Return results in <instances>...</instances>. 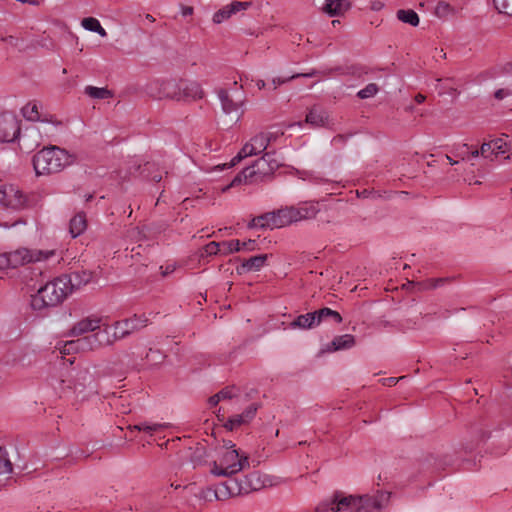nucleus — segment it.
Here are the masks:
<instances>
[{
  "label": "nucleus",
  "instance_id": "nucleus-48",
  "mask_svg": "<svg viewBox=\"0 0 512 512\" xmlns=\"http://www.w3.org/2000/svg\"><path fill=\"white\" fill-rule=\"evenodd\" d=\"M480 152H481V155L485 158H488L489 157V153L492 154V145H491V141L490 142H485L481 145V148H480Z\"/></svg>",
  "mask_w": 512,
  "mask_h": 512
},
{
  "label": "nucleus",
  "instance_id": "nucleus-9",
  "mask_svg": "<svg viewBox=\"0 0 512 512\" xmlns=\"http://www.w3.org/2000/svg\"><path fill=\"white\" fill-rule=\"evenodd\" d=\"M149 323L150 319L145 313L134 314L130 318L115 322L113 329L116 331V338L121 340L131 335L133 332L148 326Z\"/></svg>",
  "mask_w": 512,
  "mask_h": 512
},
{
  "label": "nucleus",
  "instance_id": "nucleus-57",
  "mask_svg": "<svg viewBox=\"0 0 512 512\" xmlns=\"http://www.w3.org/2000/svg\"><path fill=\"white\" fill-rule=\"evenodd\" d=\"M193 13V8L190 6H186L182 9L183 16H189Z\"/></svg>",
  "mask_w": 512,
  "mask_h": 512
},
{
  "label": "nucleus",
  "instance_id": "nucleus-38",
  "mask_svg": "<svg viewBox=\"0 0 512 512\" xmlns=\"http://www.w3.org/2000/svg\"><path fill=\"white\" fill-rule=\"evenodd\" d=\"M317 74H319V72L317 70H312L309 73H298V74H294L288 78H273V80H272L273 89H276L279 85L284 84L292 79H295L298 77H313Z\"/></svg>",
  "mask_w": 512,
  "mask_h": 512
},
{
  "label": "nucleus",
  "instance_id": "nucleus-36",
  "mask_svg": "<svg viewBox=\"0 0 512 512\" xmlns=\"http://www.w3.org/2000/svg\"><path fill=\"white\" fill-rule=\"evenodd\" d=\"M448 281L447 278H436V279H428L423 282L417 283L418 290L424 291V290H430L438 288L442 285H444Z\"/></svg>",
  "mask_w": 512,
  "mask_h": 512
},
{
  "label": "nucleus",
  "instance_id": "nucleus-16",
  "mask_svg": "<svg viewBox=\"0 0 512 512\" xmlns=\"http://www.w3.org/2000/svg\"><path fill=\"white\" fill-rule=\"evenodd\" d=\"M180 101L198 100L204 96L201 85L194 80L180 79Z\"/></svg>",
  "mask_w": 512,
  "mask_h": 512
},
{
  "label": "nucleus",
  "instance_id": "nucleus-17",
  "mask_svg": "<svg viewBox=\"0 0 512 512\" xmlns=\"http://www.w3.org/2000/svg\"><path fill=\"white\" fill-rule=\"evenodd\" d=\"M320 209L314 202H302L298 206H291L294 223L314 219Z\"/></svg>",
  "mask_w": 512,
  "mask_h": 512
},
{
  "label": "nucleus",
  "instance_id": "nucleus-18",
  "mask_svg": "<svg viewBox=\"0 0 512 512\" xmlns=\"http://www.w3.org/2000/svg\"><path fill=\"white\" fill-rule=\"evenodd\" d=\"M257 410L258 405L256 403H252L244 410L243 413L231 416L224 424V427L233 431L242 425L248 424L255 417Z\"/></svg>",
  "mask_w": 512,
  "mask_h": 512
},
{
  "label": "nucleus",
  "instance_id": "nucleus-28",
  "mask_svg": "<svg viewBox=\"0 0 512 512\" xmlns=\"http://www.w3.org/2000/svg\"><path fill=\"white\" fill-rule=\"evenodd\" d=\"M87 227L86 216L84 213L76 214L69 224V232L73 238L81 235Z\"/></svg>",
  "mask_w": 512,
  "mask_h": 512
},
{
  "label": "nucleus",
  "instance_id": "nucleus-64",
  "mask_svg": "<svg viewBox=\"0 0 512 512\" xmlns=\"http://www.w3.org/2000/svg\"><path fill=\"white\" fill-rule=\"evenodd\" d=\"M82 374H83V375H82V379H83V380H85V379H86V377H87V375H88V372H87V371H85V372H83Z\"/></svg>",
  "mask_w": 512,
  "mask_h": 512
},
{
  "label": "nucleus",
  "instance_id": "nucleus-45",
  "mask_svg": "<svg viewBox=\"0 0 512 512\" xmlns=\"http://www.w3.org/2000/svg\"><path fill=\"white\" fill-rule=\"evenodd\" d=\"M268 218L265 217V213L260 215V216H257V217H254L248 224V227L249 228H256V227H259V228H269L268 227Z\"/></svg>",
  "mask_w": 512,
  "mask_h": 512
},
{
  "label": "nucleus",
  "instance_id": "nucleus-22",
  "mask_svg": "<svg viewBox=\"0 0 512 512\" xmlns=\"http://www.w3.org/2000/svg\"><path fill=\"white\" fill-rule=\"evenodd\" d=\"M350 8L348 0H326L323 10L329 16H341Z\"/></svg>",
  "mask_w": 512,
  "mask_h": 512
},
{
  "label": "nucleus",
  "instance_id": "nucleus-14",
  "mask_svg": "<svg viewBox=\"0 0 512 512\" xmlns=\"http://www.w3.org/2000/svg\"><path fill=\"white\" fill-rule=\"evenodd\" d=\"M20 134L18 121L12 115L0 116V142H12Z\"/></svg>",
  "mask_w": 512,
  "mask_h": 512
},
{
  "label": "nucleus",
  "instance_id": "nucleus-31",
  "mask_svg": "<svg viewBox=\"0 0 512 512\" xmlns=\"http://www.w3.org/2000/svg\"><path fill=\"white\" fill-rule=\"evenodd\" d=\"M252 155H256V154H255L254 150L252 149L250 142L246 143L243 146V148L238 152V154L231 160L230 163L223 165L222 169L233 167L237 163L242 161L244 158H246L248 156H252Z\"/></svg>",
  "mask_w": 512,
  "mask_h": 512
},
{
  "label": "nucleus",
  "instance_id": "nucleus-21",
  "mask_svg": "<svg viewBox=\"0 0 512 512\" xmlns=\"http://www.w3.org/2000/svg\"><path fill=\"white\" fill-rule=\"evenodd\" d=\"M268 254H261L250 257L249 259L244 260L241 265H239L236 270L238 274H244L252 271H259L268 259Z\"/></svg>",
  "mask_w": 512,
  "mask_h": 512
},
{
  "label": "nucleus",
  "instance_id": "nucleus-62",
  "mask_svg": "<svg viewBox=\"0 0 512 512\" xmlns=\"http://www.w3.org/2000/svg\"><path fill=\"white\" fill-rule=\"evenodd\" d=\"M446 159L449 161V163H450L451 165H454V164H456V163H457L456 161H454V160H453L450 156H448V155H446Z\"/></svg>",
  "mask_w": 512,
  "mask_h": 512
},
{
  "label": "nucleus",
  "instance_id": "nucleus-32",
  "mask_svg": "<svg viewBox=\"0 0 512 512\" xmlns=\"http://www.w3.org/2000/svg\"><path fill=\"white\" fill-rule=\"evenodd\" d=\"M250 144L255 154L257 155L267 149L269 146V139L266 138V135H263L261 132L250 140Z\"/></svg>",
  "mask_w": 512,
  "mask_h": 512
},
{
  "label": "nucleus",
  "instance_id": "nucleus-55",
  "mask_svg": "<svg viewBox=\"0 0 512 512\" xmlns=\"http://www.w3.org/2000/svg\"><path fill=\"white\" fill-rule=\"evenodd\" d=\"M220 402L219 400V397L217 394L211 396L209 399H208V403L211 407L213 406H216L218 403Z\"/></svg>",
  "mask_w": 512,
  "mask_h": 512
},
{
  "label": "nucleus",
  "instance_id": "nucleus-56",
  "mask_svg": "<svg viewBox=\"0 0 512 512\" xmlns=\"http://www.w3.org/2000/svg\"><path fill=\"white\" fill-rule=\"evenodd\" d=\"M162 269V274L164 276L168 275V274H171L174 270H175V266L174 265H167L165 267V269H163V267H160Z\"/></svg>",
  "mask_w": 512,
  "mask_h": 512
},
{
  "label": "nucleus",
  "instance_id": "nucleus-23",
  "mask_svg": "<svg viewBox=\"0 0 512 512\" xmlns=\"http://www.w3.org/2000/svg\"><path fill=\"white\" fill-rule=\"evenodd\" d=\"M305 121L313 127L325 126L328 121V113L325 110L314 106L307 113Z\"/></svg>",
  "mask_w": 512,
  "mask_h": 512
},
{
  "label": "nucleus",
  "instance_id": "nucleus-24",
  "mask_svg": "<svg viewBox=\"0 0 512 512\" xmlns=\"http://www.w3.org/2000/svg\"><path fill=\"white\" fill-rule=\"evenodd\" d=\"M355 345V338L351 334H345L335 337L328 345V352L350 349Z\"/></svg>",
  "mask_w": 512,
  "mask_h": 512
},
{
  "label": "nucleus",
  "instance_id": "nucleus-20",
  "mask_svg": "<svg viewBox=\"0 0 512 512\" xmlns=\"http://www.w3.org/2000/svg\"><path fill=\"white\" fill-rule=\"evenodd\" d=\"M102 319L96 316L86 317L73 325L69 335L80 336L88 332H94L101 327Z\"/></svg>",
  "mask_w": 512,
  "mask_h": 512
},
{
  "label": "nucleus",
  "instance_id": "nucleus-19",
  "mask_svg": "<svg viewBox=\"0 0 512 512\" xmlns=\"http://www.w3.org/2000/svg\"><path fill=\"white\" fill-rule=\"evenodd\" d=\"M251 6L249 1H233L231 4L224 6L213 15V22L220 24L229 19L233 14L246 10Z\"/></svg>",
  "mask_w": 512,
  "mask_h": 512
},
{
  "label": "nucleus",
  "instance_id": "nucleus-26",
  "mask_svg": "<svg viewBox=\"0 0 512 512\" xmlns=\"http://www.w3.org/2000/svg\"><path fill=\"white\" fill-rule=\"evenodd\" d=\"M13 471V466L7 452L0 447V486L5 485Z\"/></svg>",
  "mask_w": 512,
  "mask_h": 512
},
{
  "label": "nucleus",
  "instance_id": "nucleus-61",
  "mask_svg": "<svg viewBox=\"0 0 512 512\" xmlns=\"http://www.w3.org/2000/svg\"><path fill=\"white\" fill-rule=\"evenodd\" d=\"M162 177L160 175H155L152 177V180L155 181V182H159L161 181Z\"/></svg>",
  "mask_w": 512,
  "mask_h": 512
},
{
  "label": "nucleus",
  "instance_id": "nucleus-63",
  "mask_svg": "<svg viewBox=\"0 0 512 512\" xmlns=\"http://www.w3.org/2000/svg\"><path fill=\"white\" fill-rule=\"evenodd\" d=\"M146 19H148V21H151V22H153V21H154L153 16H152V15H150V14H147V15H146Z\"/></svg>",
  "mask_w": 512,
  "mask_h": 512
},
{
  "label": "nucleus",
  "instance_id": "nucleus-10",
  "mask_svg": "<svg viewBox=\"0 0 512 512\" xmlns=\"http://www.w3.org/2000/svg\"><path fill=\"white\" fill-rule=\"evenodd\" d=\"M53 255V251L28 250L26 248L17 249L13 252L6 253L11 268L33 262L48 259Z\"/></svg>",
  "mask_w": 512,
  "mask_h": 512
},
{
  "label": "nucleus",
  "instance_id": "nucleus-30",
  "mask_svg": "<svg viewBox=\"0 0 512 512\" xmlns=\"http://www.w3.org/2000/svg\"><path fill=\"white\" fill-rule=\"evenodd\" d=\"M81 24L88 31L95 32L101 37L107 36L106 30L101 26L99 20L94 17L84 18Z\"/></svg>",
  "mask_w": 512,
  "mask_h": 512
},
{
  "label": "nucleus",
  "instance_id": "nucleus-54",
  "mask_svg": "<svg viewBox=\"0 0 512 512\" xmlns=\"http://www.w3.org/2000/svg\"><path fill=\"white\" fill-rule=\"evenodd\" d=\"M403 378L404 377H400V378H393V377L386 378V379H384V385L392 386V385L396 384L399 380H401Z\"/></svg>",
  "mask_w": 512,
  "mask_h": 512
},
{
  "label": "nucleus",
  "instance_id": "nucleus-46",
  "mask_svg": "<svg viewBox=\"0 0 512 512\" xmlns=\"http://www.w3.org/2000/svg\"><path fill=\"white\" fill-rule=\"evenodd\" d=\"M452 10L451 6L446 2H439L435 8L438 17L446 16Z\"/></svg>",
  "mask_w": 512,
  "mask_h": 512
},
{
  "label": "nucleus",
  "instance_id": "nucleus-49",
  "mask_svg": "<svg viewBox=\"0 0 512 512\" xmlns=\"http://www.w3.org/2000/svg\"><path fill=\"white\" fill-rule=\"evenodd\" d=\"M229 450H238L236 448V445L230 440L223 441V445L218 449V451H229Z\"/></svg>",
  "mask_w": 512,
  "mask_h": 512
},
{
  "label": "nucleus",
  "instance_id": "nucleus-2",
  "mask_svg": "<svg viewBox=\"0 0 512 512\" xmlns=\"http://www.w3.org/2000/svg\"><path fill=\"white\" fill-rule=\"evenodd\" d=\"M71 291L72 286L67 277L55 278L41 286L37 293L31 296L30 306L38 312L56 307L67 298Z\"/></svg>",
  "mask_w": 512,
  "mask_h": 512
},
{
  "label": "nucleus",
  "instance_id": "nucleus-44",
  "mask_svg": "<svg viewBox=\"0 0 512 512\" xmlns=\"http://www.w3.org/2000/svg\"><path fill=\"white\" fill-rule=\"evenodd\" d=\"M204 252L206 255H216L218 253L223 254L222 242L218 243V242L212 241V242L208 243L204 247Z\"/></svg>",
  "mask_w": 512,
  "mask_h": 512
},
{
  "label": "nucleus",
  "instance_id": "nucleus-59",
  "mask_svg": "<svg viewBox=\"0 0 512 512\" xmlns=\"http://www.w3.org/2000/svg\"><path fill=\"white\" fill-rule=\"evenodd\" d=\"M256 86H257L259 89H263V88H265L266 83H265V81H264V80H258V81L256 82Z\"/></svg>",
  "mask_w": 512,
  "mask_h": 512
},
{
  "label": "nucleus",
  "instance_id": "nucleus-53",
  "mask_svg": "<svg viewBox=\"0 0 512 512\" xmlns=\"http://www.w3.org/2000/svg\"><path fill=\"white\" fill-rule=\"evenodd\" d=\"M346 141V136L342 135V134H338L336 135L333 139H332V143L335 144V145H338V144H344Z\"/></svg>",
  "mask_w": 512,
  "mask_h": 512
},
{
  "label": "nucleus",
  "instance_id": "nucleus-47",
  "mask_svg": "<svg viewBox=\"0 0 512 512\" xmlns=\"http://www.w3.org/2000/svg\"><path fill=\"white\" fill-rule=\"evenodd\" d=\"M512 95V91L508 88H501V89H498L497 91H495L494 93V97L497 99V100H503L504 98L508 97V96H511Z\"/></svg>",
  "mask_w": 512,
  "mask_h": 512
},
{
  "label": "nucleus",
  "instance_id": "nucleus-33",
  "mask_svg": "<svg viewBox=\"0 0 512 512\" xmlns=\"http://www.w3.org/2000/svg\"><path fill=\"white\" fill-rule=\"evenodd\" d=\"M85 94L94 99H107L112 97V92L107 88H99L94 86H86Z\"/></svg>",
  "mask_w": 512,
  "mask_h": 512
},
{
  "label": "nucleus",
  "instance_id": "nucleus-39",
  "mask_svg": "<svg viewBox=\"0 0 512 512\" xmlns=\"http://www.w3.org/2000/svg\"><path fill=\"white\" fill-rule=\"evenodd\" d=\"M163 427H164L163 424H159V423L150 424V423L144 422V423H139V424L134 425L133 429H136L138 431H143V432H146L149 434H153L154 432L161 430Z\"/></svg>",
  "mask_w": 512,
  "mask_h": 512
},
{
  "label": "nucleus",
  "instance_id": "nucleus-58",
  "mask_svg": "<svg viewBox=\"0 0 512 512\" xmlns=\"http://www.w3.org/2000/svg\"><path fill=\"white\" fill-rule=\"evenodd\" d=\"M426 97L422 94H417L415 96V101L419 104L423 103L425 101Z\"/></svg>",
  "mask_w": 512,
  "mask_h": 512
},
{
  "label": "nucleus",
  "instance_id": "nucleus-15",
  "mask_svg": "<svg viewBox=\"0 0 512 512\" xmlns=\"http://www.w3.org/2000/svg\"><path fill=\"white\" fill-rule=\"evenodd\" d=\"M265 217L268 218L269 229L282 228L289 226L294 223L291 206H286L278 210L265 213Z\"/></svg>",
  "mask_w": 512,
  "mask_h": 512
},
{
  "label": "nucleus",
  "instance_id": "nucleus-11",
  "mask_svg": "<svg viewBox=\"0 0 512 512\" xmlns=\"http://www.w3.org/2000/svg\"><path fill=\"white\" fill-rule=\"evenodd\" d=\"M218 97L221 102L223 112L227 115L234 114L235 122H238L242 115L241 106L243 104V98L240 96H234L225 89H220L218 91Z\"/></svg>",
  "mask_w": 512,
  "mask_h": 512
},
{
  "label": "nucleus",
  "instance_id": "nucleus-1",
  "mask_svg": "<svg viewBox=\"0 0 512 512\" xmlns=\"http://www.w3.org/2000/svg\"><path fill=\"white\" fill-rule=\"evenodd\" d=\"M387 499L384 492L374 496H346L335 492L331 497L322 501L315 509L316 512H373L382 508V501Z\"/></svg>",
  "mask_w": 512,
  "mask_h": 512
},
{
  "label": "nucleus",
  "instance_id": "nucleus-35",
  "mask_svg": "<svg viewBox=\"0 0 512 512\" xmlns=\"http://www.w3.org/2000/svg\"><path fill=\"white\" fill-rule=\"evenodd\" d=\"M492 154L496 156L505 154L512 149V143H507L502 138H497L491 141Z\"/></svg>",
  "mask_w": 512,
  "mask_h": 512
},
{
  "label": "nucleus",
  "instance_id": "nucleus-8",
  "mask_svg": "<svg viewBox=\"0 0 512 512\" xmlns=\"http://www.w3.org/2000/svg\"><path fill=\"white\" fill-rule=\"evenodd\" d=\"M229 485L235 497L262 489L266 485V480L262 478L259 472H252L245 476L243 480L229 479Z\"/></svg>",
  "mask_w": 512,
  "mask_h": 512
},
{
  "label": "nucleus",
  "instance_id": "nucleus-37",
  "mask_svg": "<svg viewBox=\"0 0 512 512\" xmlns=\"http://www.w3.org/2000/svg\"><path fill=\"white\" fill-rule=\"evenodd\" d=\"M317 313V318H318V321H322L323 319L325 318H332L336 323H341L342 322V316L337 312V311H334L330 308H322L318 311H316Z\"/></svg>",
  "mask_w": 512,
  "mask_h": 512
},
{
  "label": "nucleus",
  "instance_id": "nucleus-5",
  "mask_svg": "<svg viewBox=\"0 0 512 512\" xmlns=\"http://www.w3.org/2000/svg\"><path fill=\"white\" fill-rule=\"evenodd\" d=\"M280 165L281 163L275 158V154L267 152L260 159L256 160L252 166L246 167L237 174L230 185L225 187L223 191L242 183L248 184L263 181L265 177L270 176Z\"/></svg>",
  "mask_w": 512,
  "mask_h": 512
},
{
  "label": "nucleus",
  "instance_id": "nucleus-60",
  "mask_svg": "<svg viewBox=\"0 0 512 512\" xmlns=\"http://www.w3.org/2000/svg\"><path fill=\"white\" fill-rule=\"evenodd\" d=\"M479 155H481V152L479 150H474L471 152L472 157H478Z\"/></svg>",
  "mask_w": 512,
  "mask_h": 512
},
{
  "label": "nucleus",
  "instance_id": "nucleus-12",
  "mask_svg": "<svg viewBox=\"0 0 512 512\" xmlns=\"http://www.w3.org/2000/svg\"><path fill=\"white\" fill-rule=\"evenodd\" d=\"M197 496L200 499H203L205 501H214V500H226L231 497H234L232 494V489L229 485V479H226L225 481L221 482L219 485H217L216 488L212 487H206L201 489Z\"/></svg>",
  "mask_w": 512,
  "mask_h": 512
},
{
  "label": "nucleus",
  "instance_id": "nucleus-25",
  "mask_svg": "<svg viewBox=\"0 0 512 512\" xmlns=\"http://www.w3.org/2000/svg\"><path fill=\"white\" fill-rule=\"evenodd\" d=\"M320 324L316 311L299 315L292 323L293 328L311 329Z\"/></svg>",
  "mask_w": 512,
  "mask_h": 512
},
{
  "label": "nucleus",
  "instance_id": "nucleus-43",
  "mask_svg": "<svg viewBox=\"0 0 512 512\" xmlns=\"http://www.w3.org/2000/svg\"><path fill=\"white\" fill-rule=\"evenodd\" d=\"M239 393V389L235 386H228L220 390L218 393H216L219 397V400H225V399H232L233 397H236Z\"/></svg>",
  "mask_w": 512,
  "mask_h": 512
},
{
  "label": "nucleus",
  "instance_id": "nucleus-42",
  "mask_svg": "<svg viewBox=\"0 0 512 512\" xmlns=\"http://www.w3.org/2000/svg\"><path fill=\"white\" fill-rule=\"evenodd\" d=\"M493 2L500 13L512 16V0H493Z\"/></svg>",
  "mask_w": 512,
  "mask_h": 512
},
{
  "label": "nucleus",
  "instance_id": "nucleus-51",
  "mask_svg": "<svg viewBox=\"0 0 512 512\" xmlns=\"http://www.w3.org/2000/svg\"><path fill=\"white\" fill-rule=\"evenodd\" d=\"M9 267H11V266H10V263H9V260L6 256V254L0 255V270L6 269Z\"/></svg>",
  "mask_w": 512,
  "mask_h": 512
},
{
  "label": "nucleus",
  "instance_id": "nucleus-50",
  "mask_svg": "<svg viewBox=\"0 0 512 512\" xmlns=\"http://www.w3.org/2000/svg\"><path fill=\"white\" fill-rule=\"evenodd\" d=\"M255 246H256V241L255 240H248L246 242H241V250L242 249H247L249 251H252L255 249Z\"/></svg>",
  "mask_w": 512,
  "mask_h": 512
},
{
  "label": "nucleus",
  "instance_id": "nucleus-6",
  "mask_svg": "<svg viewBox=\"0 0 512 512\" xmlns=\"http://www.w3.org/2000/svg\"><path fill=\"white\" fill-rule=\"evenodd\" d=\"M117 340L119 339L116 338V331L114 330L111 333L110 327L105 326L104 328L100 327L90 335L67 342L64 350L65 352L91 351L102 346L112 345Z\"/></svg>",
  "mask_w": 512,
  "mask_h": 512
},
{
  "label": "nucleus",
  "instance_id": "nucleus-4",
  "mask_svg": "<svg viewBox=\"0 0 512 512\" xmlns=\"http://www.w3.org/2000/svg\"><path fill=\"white\" fill-rule=\"evenodd\" d=\"M249 466V456L242 450L218 451V458L212 462L210 473L216 477L234 479L235 474Z\"/></svg>",
  "mask_w": 512,
  "mask_h": 512
},
{
  "label": "nucleus",
  "instance_id": "nucleus-34",
  "mask_svg": "<svg viewBox=\"0 0 512 512\" xmlns=\"http://www.w3.org/2000/svg\"><path fill=\"white\" fill-rule=\"evenodd\" d=\"M206 450L202 445H197L193 452L190 454V462L192 467L196 468L205 462Z\"/></svg>",
  "mask_w": 512,
  "mask_h": 512
},
{
  "label": "nucleus",
  "instance_id": "nucleus-7",
  "mask_svg": "<svg viewBox=\"0 0 512 512\" xmlns=\"http://www.w3.org/2000/svg\"><path fill=\"white\" fill-rule=\"evenodd\" d=\"M180 80H155L148 84L147 92L150 96L162 99L168 98L180 101Z\"/></svg>",
  "mask_w": 512,
  "mask_h": 512
},
{
  "label": "nucleus",
  "instance_id": "nucleus-3",
  "mask_svg": "<svg viewBox=\"0 0 512 512\" xmlns=\"http://www.w3.org/2000/svg\"><path fill=\"white\" fill-rule=\"evenodd\" d=\"M74 156L58 146L43 148L33 156V167L37 175L61 172L74 162Z\"/></svg>",
  "mask_w": 512,
  "mask_h": 512
},
{
  "label": "nucleus",
  "instance_id": "nucleus-52",
  "mask_svg": "<svg viewBox=\"0 0 512 512\" xmlns=\"http://www.w3.org/2000/svg\"><path fill=\"white\" fill-rule=\"evenodd\" d=\"M263 135H266V138L269 139V144L273 141H276V139L280 136V134L278 132H262ZM283 133H281L282 135Z\"/></svg>",
  "mask_w": 512,
  "mask_h": 512
},
{
  "label": "nucleus",
  "instance_id": "nucleus-41",
  "mask_svg": "<svg viewBox=\"0 0 512 512\" xmlns=\"http://www.w3.org/2000/svg\"><path fill=\"white\" fill-rule=\"evenodd\" d=\"M223 255H229L241 250V242L239 240L223 241L222 242Z\"/></svg>",
  "mask_w": 512,
  "mask_h": 512
},
{
  "label": "nucleus",
  "instance_id": "nucleus-40",
  "mask_svg": "<svg viewBox=\"0 0 512 512\" xmlns=\"http://www.w3.org/2000/svg\"><path fill=\"white\" fill-rule=\"evenodd\" d=\"M379 91V87L375 83H369L363 89L358 91L357 96L360 99H368L375 96Z\"/></svg>",
  "mask_w": 512,
  "mask_h": 512
},
{
  "label": "nucleus",
  "instance_id": "nucleus-13",
  "mask_svg": "<svg viewBox=\"0 0 512 512\" xmlns=\"http://www.w3.org/2000/svg\"><path fill=\"white\" fill-rule=\"evenodd\" d=\"M0 204L12 209H21L26 204V197L13 186L0 189Z\"/></svg>",
  "mask_w": 512,
  "mask_h": 512
},
{
  "label": "nucleus",
  "instance_id": "nucleus-27",
  "mask_svg": "<svg viewBox=\"0 0 512 512\" xmlns=\"http://www.w3.org/2000/svg\"><path fill=\"white\" fill-rule=\"evenodd\" d=\"M41 104L37 101H30L22 108V115L25 119L29 121H48L41 117V113L39 111Z\"/></svg>",
  "mask_w": 512,
  "mask_h": 512
},
{
  "label": "nucleus",
  "instance_id": "nucleus-29",
  "mask_svg": "<svg viewBox=\"0 0 512 512\" xmlns=\"http://www.w3.org/2000/svg\"><path fill=\"white\" fill-rule=\"evenodd\" d=\"M396 16L398 20L411 26L416 27L419 24V16L412 9H400L397 11Z\"/></svg>",
  "mask_w": 512,
  "mask_h": 512
}]
</instances>
